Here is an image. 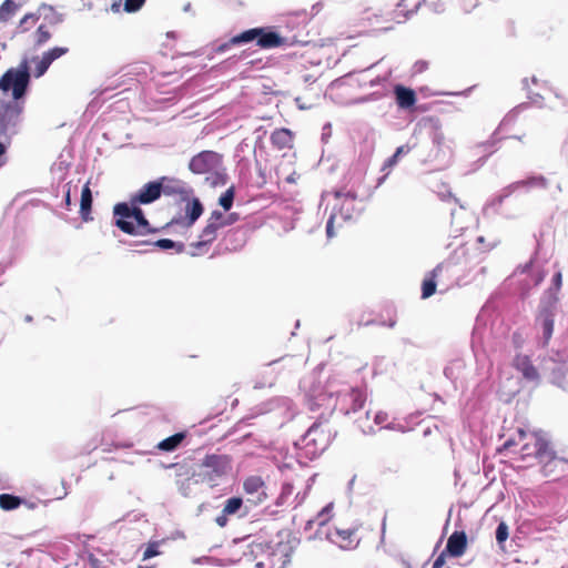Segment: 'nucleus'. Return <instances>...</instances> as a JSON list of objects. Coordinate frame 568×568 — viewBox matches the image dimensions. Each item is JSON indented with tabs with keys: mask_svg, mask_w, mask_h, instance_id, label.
<instances>
[{
	"mask_svg": "<svg viewBox=\"0 0 568 568\" xmlns=\"http://www.w3.org/2000/svg\"><path fill=\"white\" fill-rule=\"evenodd\" d=\"M305 399L310 410H322L318 418L329 420L336 409L345 416L351 415V409L344 406L345 402H352L354 412L361 410L366 402V395L363 390L347 387L336 377H331L324 384L314 383L306 392Z\"/></svg>",
	"mask_w": 568,
	"mask_h": 568,
	"instance_id": "1",
	"label": "nucleus"
},
{
	"mask_svg": "<svg viewBox=\"0 0 568 568\" xmlns=\"http://www.w3.org/2000/svg\"><path fill=\"white\" fill-rule=\"evenodd\" d=\"M372 154L373 148H365L361 151L357 163L349 172L347 185L334 191V196L336 199L344 197L345 200L351 201H368L373 195L374 190L385 182L388 173L379 176L374 185L365 182V175Z\"/></svg>",
	"mask_w": 568,
	"mask_h": 568,
	"instance_id": "2",
	"label": "nucleus"
},
{
	"mask_svg": "<svg viewBox=\"0 0 568 568\" xmlns=\"http://www.w3.org/2000/svg\"><path fill=\"white\" fill-rule=\"evenodd\" d=\"M141 205L135 204L132 199L116 203L113 206V225L131 236H146L165 231L166 229L151 225Z\"/></svg>",
	"mask_w": 568,
	"mask_h": 568,
	"instance_id": "3",
	"label": "nucleus"
},
{
	"mask_svg": "<svg viewBox=\"0 0 568 568\" xmlns=\"http://www.w3.org/2000/svg\"><path fill=\"white\" fill-rule=\"evenodd\" d=\"M328 420L317 418L307 430L294 442V447L302 450L307 459L317 458L322 455L335 439L337 432L331 429H323V424Z\"/></svg>",
	"mask_w": 568,
	"mask_h": 568,
	"instance_id": "4",
	"label": "nucleus"
},
{
	"mask_svg": "<svg viewBox=\"0 0 568 568\" xmlns=\"http://www.w3.org/2000/svg\"><path fill=\"white\" fill-rule=\"evenodd\" d=\"M255 41L256 45L261 49H273L282 47L286 43V39L283 38L270 28L260 27L245 30L236 36H233L227 42L217 47V52H224L234 45L242 43H248Z\"/></svg>",
	"mask_w": 568,
	"mask_h": 568,
	"instance_id": "5",
	"label": "nucleus"
},
{
	"mask_svg": "<svg viewBox=\"0 0 568 568\" xmlns=\"http://www.w3.org/2000/svg\"><path fill=\"white\" fill-rule=\"evenodd\" d=\"M559 305L539 301L534 320V328L540 333L539 345L547 347L554 334L555 317L558 313Z\"/></svg>",
	"mask_w": 568,
	"mask_h": 568,
	"instance_id": "6",
	"label": "nucleus"
},
{
	"mask_svg": "<svg viewBox=\"0 0 568 568\" xmlns=\"http://www.w3.org/2000/svg\"><path fill=\"white\" fill-rule=\"evenodd\" d=\"M199 467L206 470L199 473L195 484L200 481L214 483L231 471L232 458L225 454H206Z\"/></svg>",
	"mask_w": 568,
	"mask_h": 568,
	"instance_id": "7",
	"label": "nucleus"
},
{
	"mask_svg": "<svg viewBox=\"0 0 568 568\" xmlns=\"http://www.w3.org/2000/svg\"><path fill=\"white\" fill-rule=\"evenodd\" d=\"M30 73L27 60L20 62L17 69H9L0 79V89L4 92L12 90L16 100L22 98L29 84Z\"/></svg>",
	"mask_w": 568,
	"mask_h": 568,
	"instance_id": "8",
	"label": "nucleus"
},
{
	"mask_svg": "<svg viewBox=\"0 0 568 568\" xmlns=\"http://www.w3.org/2000/svg\"><path fill=\"white\" fill-rule=\"evenodd\" d=\"M252 229L248 225H241L229 230L217 244L221 252H237L244 247Z\"/></svg>",
	"mask_w": 568,
	"mask_h": 568,
	"instance_id": "9",
	"label": "nucleus"
},
{
	"mask_svg": "<svg viewBox=\"0 0 568 568\" xmlns=\"http://www.w3.org/2000/svg\"><path fill=\"white\" fill-rule=\"evenodd\" d=\"M222 156L214 151H201L189 162V170L194 174H204L216 170L221 164Z\"/></svg>",
	"mask_w": 568,
	"mask_h": 568,
	"instance_id": "10",
	"label": "nucleus"
},
{
	"mask_svg": "<svg viewBox=\"0 0 568 568\" xmlns=\"http://www.w3.org/2000/svg\"><path fill=\"white\" fill-rule=\"evenodd\" d=\"M185 202V215L173 217L169 223L163 225L162 229L168 230L170 226L175 224L183 225L184 227H191L200 219L204 211V206L200 199L190 196Z\"/></svg>",
	"mask_w": 568,
	"mask_h": 568,
	"instance_id": "11",
	"label": "nucleus"
},
{
	"mask_svg": "<svg viewBox=\"0 0 568 568\" xmlns=\"http://www.w3.org/2000/svg\"><path fill=\"white\" fill-rule=\"evenodd\" d=\"M542 369L548 373V379L552 385L568 390V363L554 358L545 359Z\"/></svg>",
	"mask_w": 568,
	"mask_h": 568,
	"instance_id": "12",
	"label": "nucleus"
},
{
	"mask_svg": "<svg viewBox=\"0 0 568 568\" xmlns=\"http://www.w3.org/2000/svg\"><path fill=\"white\" fill-rule=\"evenodd\" d=\"M494 145L495 144H469L467 146L465 158L469 161V173L476 172L486 163L488 158L497 151Z\"/></svg>",
	"mask_w": 568,
	"mask_h": 568,
	"instance_id": "13",
	"label": "nucleus"
},
{
	"mask_svg": "<svg viewBox=\"0 0 568 568\" xmlns=\"http://www.w3.org/2000/svg\"><path fill=\"white\" fill-rule=\"evenodd\" d=\"M164 180L159 178L145 183L131 199L134 200L135 204L149 205L154 203L163 194Z\"/></svg>",
	"mask_w": 568,
	"mask_h": 568,
	"instance_id": "14",
	"label": "nucleus"
},
{
	"mask_svg": "<svg viewBox=\"0 0 568 568\" xmlns=\"http://www.w3.org/2000/svg\"><path fill=\"white\" fill-rule=\"evenodd\" d=\"M513 366L526 382L536 385L540 383V374L528 355L517 354L513 359Z\"/></svg>",
	"mask_w": 568,
	"mask_h": 568,
	"instance_id": "15",
	"label": "nucleus"
},
{
	"mask_svg": "<svg viewBox=\"0 0 568 568\" xmlns=\"http://www.w3.org/2000/svg\"><path fill=\"white\" fill-rule=\"evenodd\" d=\"M253 152L256 158V175H252L247 184L256 187H261L266 183V179L270 174V169L266 163V161L262 160L263 153H264V144L258 143L254 144Z\"/></svg>",
	"mask_w": 568,
	"mask_h": 568,
	"instance_id": "16",
	"label": "nucleus"
},
{
	"mask_svg": "<svg viewBox=\"0 0 568 568\" xmlns=\"http://www.w3.org/2000/svg\"><path fill=\"white\" fill-rule=\"evenodd\" d=\"M160 179H165L163 182V194L165 195L178 194L181 196V201H186L194 193L193 189L182 180L169 176H161Z\"/></svg>",
	"mask_w": 568,
	"mask_h": 568,
	"instance_id": "17",
	"label": "nucleus"
},
{
	"mask_svg": "<svg viewBox=\"0 0 568 568\" xmlns=\"http://www.w3.org/2000/svg\"><path fill=\"white\" fill-rule=\"evenodd\" d=\"M452 156V150L448 144H430L426 162L435 169H442L448 165Z\"/></svg>",
	"mask_w": 568,
	"mask_h": 568,
	"instance_id": "18",
	"label": "nucleus"
},
{
	"mask_svg": "<svg viewBox=\"0 0 568 568\" xmlns=\"http://www.w3.org/2000/svg\"><path fill=\"white\" fill-rule=\"evenodd\" d=\"M467 548V535L464 530L454 531L447 540L446 547L443 550L445 554L453 558H458L464 555Z\"/></svg>",
	"mask_w": 568,
	"mask_h": 568,
	"instance_id": "19",
	"label": "nucleus"
},
{
	"mask_svg": "<svg viewBox=\"0 0 568 568\" xmlns=\"http://www.w3.org/2000/svg\"><path fill=\"white\" fill-rule=\"evenodd\" d=\"M510 184L515 192L524 191L527 193L532 189H540V190L548 189L549 181L546 176H544L541 174H530L526 179L513 182Z\"/></svg>",
	"mask_w": 568,
	"mask_h": 568,
	"instance_id": "20",
	"label": "nucleus"
},
{
	"mask_svg": "<svg viewBox=\"0 0 568 568\" xmlns=\"http://www.w3.org/2000/svg\"><path fill=\"white\" fill-rule=\"evenodd\" d=\"M69 52V49L67 47H54L47 52H44L41 57V59L38 60L34 75L37 78L42 77L51 63L59 59L60 57L64 55Z\"/></svg>",
	"mask_w": 568,
	"mask_h": 568,
	"instance_id": "21",
	"label": "nucleus"
},
{
	"mask_svg": "<svg viewBox=\"0 0 568 568\" xmlns=\"http://www.w3.org/2000/svg\"><path fill=\"white\" fill-rule=\"evenodd\" d=\"M562 287V273L560 270L554 273L549 286L541 293L539 301L558 304L560 302V291Z\"/></svg>",
	"mask_w": 568,
	"mask_h": 568,
	"instance_id": "22",
	"label": "nucleus"
},
{
	"mask_svg": "<svg viewBox=\"0 0 568 568\" xmlns=\"http://www.w3.org/2000/svg\"><path fill=\"white\" fill-rule=\"evenodd\" d=\"M220 219H223V212L219 210L212 211L207 224L200 234V239L209 241V244L213 243L216 239L217 230L221 229V224H219Z\"/></svg>",
	"mask_w": 568,
	"mask_h": 568,
	"instance_id": "23",
	"label": "nucleus"
},
{
	"mask_svg": "<svg viewBox=\"0 0 568 568\" xmlns=\"http://www.w3.org/2000/svg\"><path fill=\"white\" fill-rule=\"evenodd\" d=\"M134 244L138 245H152L161 251L174 250L175 253L181 254L185 252V244L183 242L173 241L171 239H159L156 241L143 240L136 241Z\"/></svg>",
	"mask_w": 568,
	"mask_h": 568,
	"instance_id": "24",
	"label": "nucleus"
},
{
	"mask_svg": "<svg viewBox=\"0 0 568 568\" xmlns=\"http://www.w3.org/2000/svg\"><path fill=\"white\" fill-rule=\"evenodd\" d=\"M165 468H173L175 470V477L176 479H192L195 481V479H199V473L196 470L195 465L190 464L187 462H181V463H173Z\"/></svg>",
	"mask_w": 568,
	"mask_h": 568,
	"instance_id": "25",
	"label": "nucleus"
},
{
	"mask_svg": "<svg viewBox=\"0 0 568 568\" xmlns=\"http://www.w3.org/2000/svg\"><path fill=\"white\" fill-rule=\"evenodd\" d=\"M396 103L402 109H409L416 103V93L413 89L396 85L394 89Z\"/></svg>",
	"mask_w": 568,
	"mask_h": 568,
	"instance_id": "26",
	"label": "nucleus"
},
{
	"mask_svg": "<svg viewBox=\"0 0 568 568\" xmlns=\"http://www.w3.org/2000/svg\"><path fill=\"white\" fill-rule=\"evenodd\" d=\"M534 455L540 463L551 462L556 458V452L550 448L549 442L540 436L536 437Z\"/></svg>",
	"mask_w": 568,
	"mask_h": 568,
	"instance_id": "27",
	"label": "nucleus"
},
{
	"mask_svg": "<svg viewBox=\"0 0 568 568\" xmlns=\"http://www.w3.org/2000/svg\"><path fill=\"white\" fill-rule=\"evenodd\" d=\"M442 271V264L436 265L429 275L422 283V298L426 300L433 296L436 292L437 283L436 276Z\"/></svg>",
	"mask_w": 568,
	"mask_h": 568,
	"instance_id": "28",
	"label": "nucleus"
},
{
	"mask_svg": "<svg viewBox=\"0 0 568 568\" xmlns=\"http://www.w3.org/2000/svg\"><path fill=\"white\" fill-rule=\"evenodd\" d=\"M20 113L21 109L18 105H9L6 111L0 114V129L7 131L9 126L14 128Z\"/></svg>",
	"mask_w": 568,
	"mask_h": 568,
	"instance_id": "29",
	"label": "nucleus"
},
{
	"mask_svg": "<svg viewBox=\"0 0 568 568\" xmlns=\"http://www.w3.org/2000/svg\"><path fill=\"white\" fill-rule=\"evenodd\" d=\"M186 433L185 432H179L175 433L163 440H161L156 447L162 452H174L176 450L182 442L185 439Z\"/></svg>",
	"mask_w": 568,
	"mask_h": 568,
	"instance_id": "30",
	"label": "nucleus"
},
{
	"mask_svg": "<svg viewBox=\"0 0 568 568\" xmlns=\"http://www.w3.org/2000/svg\"><path fill=\"white\" fill-rule=\"evenodd\" d=\"M465 368V363L460 358H456L450 361L445 367H444V376L449 379L452 383H456V381L459 378L462 372Z\"/></svg>",
	"mask_w": 568,
	"mask_h": 568,
	"instance_id": "31",
	"label": "nucleus"
},
{
	"mask_svg": "<svg viewBox=\"0 0 568 568\" xmlns=\"http://www.w3.org/2000/svg\"><path fill=\"white\" fill-rule=\"evenodd\" d=\"M412 148L409 144H400L396 151L394 152L393 155L388 156L383 165H382V171H386V173L389 174V171L395 166L397 165L399 159L406 154H408L410 152Z\"/></svg>",
	"mask_w": 568,
	"mask_h": 568,
	"instance_id": "32",
	"label": "nucleus"
},
{
	"mask_svg": "<svg viewBox=\"0 0 568 568\" xmlns=\"http://www.w3.org/2000/svg\"><path fill=\"white\" fill-rule=\"evenodd\" d=\"M308 539L310 540L326 539L333 544L337 542L336 538H334V531H332L331 528L327 526V519H322L318 521V526H316L315 532L311 534L308 536Z\"/></svg>",
	"mask_w": 568,
	"mask_h": 568,
	"instance_id": "33",
	"label": "nucleus"
},
{
	"mask_svg": "<svg viewBox=\"0 0 568 568\" xmlns=\"http://www.w3.org/2000/svg\"><path fill=\"white\" fill-rule=\"evenodd\" d=\"M515 191L513 190L511 184H508L504 189H501L499 194L494 195L490 200L487 201L484 210H494L497 209L504 203V201L509 197Z\"/></svg>",
	"mask_w": 568,
	"mask_h": 568,
	"instance_id": "34",
	"label": "nucleus"
},
{
	"mask_svg": "<svg viewBox=\"0 0 568 568\" xmlns=\"http://www.w3.org/2000/svg\"><path fill=\"white\" fill-rule=\"evenodd\" d=\"M26 503V499L12 495V494H0V508L7 511L14 510Z\"/></svg>",
	"mask_w": 568,
	"mask_h": 568,
	"instance_id": "35",
	"label": "nucleus"
},
{
	"mask_svg": "<svg viewBox=\"0 0 568 568\" xmlns=\"http://www.w3.org/2000/svg\"><path fill=\"white\" fill-rule=\"evenodd\" d=\"M262 488H266V486L260 476H250L243 481V489L247 495L253 496Z\"/></svg>",
	"mask_w": 568,
	"mask_h": 568,
	"instance_id": "36",
	"label": "nucleus"
},
{
	"mask_svg": "<svg viewBox=\"0 0 568 568\" xmlns=\"http://www.w3.org/2000/svg\"><path fill=\"white\" fill-rule=\"evenodd\" d=\"M276 382V374L273 371L265 369L256 378L254 383L255 389L272 387Z\"/></svg>",
	"mask_w": 568,
	"mask_h": 568,
	"instance_id": "37",
	"label": "nucleus"
},
{
	"mask_svg": "<svg viewBox=\"0 0 568 568\" xmlns=\"http://www.w3.org/2000/svg\"><path fill=\"white\" fill-rule=\"evenodd\" d=\"M354 529H335L334 538H336L338 545L343 549L351 548L352 546V536L354 535Z\"/></svg>",
	"mask_w": 568,
	"mask_h": 568,
	"instance_id": "38",
	"label": "nucleus"
},
{
	"mask_svg": "<svg viewBox=\"0 0 568 568\" xmlns=\"http://www.w3.org/2000/svg\"><path fill=\"white\" fill-rule=\"evenodd\" d=\"M19 4L12 0H4L0 6V21H8L11 19L19 9Z\"/></svg>",
	"mask_w": 568,
	"mask_h": 568,
	"instance_id": "39",
	"label": "nucleus"
},
{
	"mask_svg": "<svg viewBox=\"0 0 568 568\" xmlns=\"http://www.w3.org/2000/svg\"><path fill=\"white\" fill-rule=\"evenodd\" d=\"M235 199V187L234 185L230 186L226 191H224L219 197V205L227 212L232 209Z\"/></svg>",
	"mask_w": 568,
	"mask_h": 568,
	"instance_id": "40",
	"label": "nucleus"
},
{
	"mask_svg": "<svg viewBox=\"0 0 568 568\" xmlns=\"http://www.w3.org/2000/svg\"><path fill=\"white\" fill-rule=\"evenodd\" d=\"M244 501L242 497L233 496L225 500L223 510L225 514L235 515L237 511H240L243 508Z\"/></svg>",
	"mask_w": 568,
	"mask_h": 568,
	"instance_id": "41",
	"label": "nucleus"
},
{
	"mask_svg": "<svg viewBox=\"0 0 568 568\" xmlns=\"http://www.w3.org/2000/svg\"><path fill=\"white\" fill-rule=\"evenodd\" d=\"M536 239V248L534 251V254L532 256L529 258L528 262H526L525 264H519L515 271H514V275H517V274H526L528 272H530V270L532 268V265L535 263V260H536V256L538 255L539 253V248H540V242L539 240L535 236Z\"/></svg>",
	"mask_w": 568,
	"mask_h": 568,
	"instance_id": "42",
	"label": "nucleus"
},
{
	"mask_svg": "<svg viewBox=\"0 0 568 568\" xmlns=\"http://www.w3.org/2000/svg\"><path fill=\"white\" fill-rule=\"evenodd\" d=\"M209 241L200 239V241L193 242L189 245L190 250L187 251V254L193 257L200 256L209 250Z\"/></svg>",
	"mask_w": 568,
	"mask_h": 568,
	"instance_id": "43",
	"label": "nucleus"
},
{
	"mask_svg": "<svg viewBox=\"0 0 568 568\" xmlns=\"http://www.w3.org/2000/svg\"><path fill=\"white\" fill-rule=\"evenodd\" d=\"M73 145L67 144L59 155V165L62 168H70L73 160Z\"/></svg>",
	"mask_w": 568,
	"mask_h": 568,
	"instance_id": "44",
	"label": "nucleus"
},
{
	"mask_svg": "<svg viewBox=\"0 0 568 568\" xmlns=\"http://www.w3.org/2000/svg\"><path fill=\"white\" fill-rule=\"evenodd\" d=\"M286 537H287L286 542H284L283 539H281L280 541L276 542V546L272 549L273 552H282L286 557L290 556V552L293 551L295 545H291V535L290 534H286ZM293 541H294V544H296V539H293Z\"/></svg>",
	"mask_w": 568,
	"mask_h": 568,
	"instance_id": "45",
	"label": "nucleus"
},
{
	"mask_svg": "<svg viewBox=\"0 0 568 568\" xmlns=\"http://www.w3.org/2000/svg\"><path fill=\"white\" fill-rule=\"evenodd\" d=\"M508 536H509V529H508V526L505 521H500L497 527H496V531H495V537H496V541L497 544L503 547L504 542L508 539Z\"/></svg>",
	"mask_w": 568,
	"mask_h": 568,
	"instance_id": "46",
	"label": "nucleus"
},
{
	"mask_svg": "<svg viewBox=\"0 0 568 568\" xmlns=\"http://www.w3.org/2000/svg\"><path fill=\"white\" fill-rule=\"evenodd\" d=\"M237 561L239 560H232V559L226 560V559H220V558H214V557H209V556H203V557L194 559L195 564L214 562L216 566H220V567H225L227 565H235Z\"/></svg>",
	"mask_w": 568,
	"mask_h": 568,
	"instance_id": "47",
	"label": "nucleus"
},
{
	"mask_svg": "<svg viewBox=\"0 0 568 568\" xmlns=\"http://www.w3.org/2000/svg\"><path fill=\"white\" fill-rule=\"evenodd\" d=\"M293 489L294 487L292 484L284 483L282 485L281 494L275 500V506H283L286 503L287 498L293 494Z\"/></svg>",
	"mask_w": 568,
	"mask_h": 568,
	"instance_id": "48",
	"label": "nucleus"
},
{
	"mask_svg": "<svg viewBox=\"0 0 568 568\" xmlns=\"http://www.w3.org/2000/svg\"><path fill=\"white\" fill-rule=\"evenodd\" d=\"M291 140H292V133L290 130H286V129L276 130L271 135V142H274V143L290 142Z\"/></svg>",
	"mask_w": 568,
	"mask_h": 568,
	"instance_id": "49",
	"label": "nucleus"
},
{
	"mask_svg": "<svg viewBox=\"0 0 568 568\" xmlns=\"http://www.w3.org/2000/svg\"><path fill=\"white\" fill-rule=\"evenodd\" d=\"M51 38V33L45 26L40 24L36 31V44L42 45Z\"/></svg>",
	"mask_w": 568,
	"mask_h": 568,
	"instance_id": "50",
	"label": "nucleus"
},
{
	"mask_svg": "<svg viewBox=\"0 0 568 568\" xmlns=\"http://www.w3.org/2000/svg\"><path fill=\"white\" fill-rule=\"evenodd\" d=\"M176 486H178L179 493L182 496L189 497L191 495L192 479H176Z\"/></svg>",
	"mask_w": 568,
	"mask_h": 568,
	"instance_id": "51",
	"label": "nucleus"
},
{
	"mask_svg": "<svg viewBox=\"0 0 568 568\" xmlns=\"http://www.w3.org/2000/svg\"><path fill=\"white\" fill-rule=\"evenodd\" d=\"M91 211H92V203L80 202L79 213H80V216L83 222H89V221L93 220V217L91 216Z\"/></svg>",
	"mask_w": 568,
	"mask_h": 568,
	"instance_id": "52",
	"label": "nucleus"
},
{
	"mask_svg": "<svg viewBox=\"0 0 568 568\" xmlns=\"http://www.w3.org/2000/svg\"><path fill=\"white\" fill-rule=\"evenodd\" d=\"M267 412L266 408H262V407H255L254 408V413H252L251 415L246 416V417H243L242 419H240L235 425H234V430L236 429H240V427L242 425H246L247 422L263 413Z\"/></svg>",
	"mask_w": 568,
	"mask_h": 568,
	"instance_id": "53",
	"label": "nucleus"
},
{
	"mask_svg": "<svg viewBox=\"0 0 568 568\" xmlns=\"http://www.w3.org/2000/svg\"><path fill=\"white\" fill-rule=\"evenodd\" d=\"M144 3L145 0H125L124 11L129 13L136 12L143 7Z\"/></svg>",
	"mask_w": 568,
	"mask_h": 568,
	"instance_id": "54",
	"label": "nucleus"
},
{
	"mask_svg": "<svg viewBox=\"0 0 568 568\" xmlns=\"http://www.w3.org/2000/svg\"><path fill=\"white\" fill-rule=\"evenodd\" d=\"M240 220V214L236 212H232L227 214L226 216L223 214V219H220L219 224H221V227L232 225L236 223Z\"/></svg>",
	"mask_w": 568,
	"mask_h": 568,
	"instance_id": "55",
	"label": "nucleus"
},
{
	"mask_svg": "<svg viewBox=\"0 0 568 568\" xmlns=\"http://www.w3.org/2000/svg\"><path fill=\"white\" fill-rule=\"evenodd\" d=\"M292 406V402L285 397L283 398H274L270 400V410L280 408V407H286L290 408Z\"/></svg>",
	"mask_w": 568,
	"mask_h": 568,
	"instance_id": "56",
	"label": "nucleus"
},
{
	"mask_svg": "<svg viewBox=\"0 0 568 568\" xmlns=\"http://www.w3.org/2000/svg\"><path fill=\"white\" fill-rule=\"evenodd\" d=\"M160 554L159 550V544L158 542H151L146 547V549L143 552V560L150 559L152 557H155Z\"/></svg>",
	"mask_w": 568,
	"mask_h": 568,
	"instance_id": "57",
	"label": "nucleus"
},
{
	"mask_svg": "<svg viewBox=\"0 0 568 568\" xmlns=\"http://www.w3.org/2000/svg\"><path fill=\"white\" fill-rule=\"evenodd\" d=\"M255 494H256V497L247 498L246 503L257 506V505L262 504L267 498L266 488H262L258 493H255Z\"/></svg>",
	"mask_w": 568,
	"mask_h": 568,
	"instance_id": "58",
	"label": "nucleus"
},
{
	"mask_svg": "<svg viewBox=\"0 0 568 568\" xmlns=\"http://www.w3.org/2000/svg\"><path fill=\"white\" fill-rule=\"evenodd\" d=\"M80 202H90V203L93 202V196H92L89 181L82 187Z\"/></svg>",
	"mask_w": 568,
	"mask_h": 568,
	"instance_id": "59",
	"label": "nucleus"
},
{
	"mask_svg": "<svg viewBox=\"0 0 568 568\" xmlns=\"http://www.w3.org/2000/svg\"><path fill=\"white\" fill-rule=\"evenodd\" d=\"M332 510H333V503H329L325 507H323L321 511L317 513L316 518L318 520L327 519V521H328L331 518Z\"/></svg>",
	"mask_w": 568,
	"mask_h": 568,
	"instance_id": "60",
	"label": "nucleus"
},
{
	"mask_svg": "<svg viewBox=\"0 0 568 568\" xmlns=\"http://www.w3.org/2000/svg\"><path fill=\"white\" fill-rule=\"evenodd\" d=\"M353 206L347 205L345 202L341 206V213L345 220H351L353 217Z\"/></svg>",
	"mask_w": 568,
	"mask_h": 568,
	"instance_id": "61",
	"label": "nucleus"
},
{
	"mask_svg": "<svg viewBox=\"0 0 568 568\" xmlns=\"http://www.w3.org/2000/svg\"><path fill=\"white\" fill-rule=\"evenodd\" d=\"M8 145L9 144H0V169L2 166H4L8 162V156H7Z\"/></svg>",
	"mask_w": 568,
	"mask_h": 568,
	"instance_id": "62",
	"label": "nucleus"
},
{
	"mask_svg": "<svg viewBox=\"0 0 568 568\" xmlns=\"http://www.w3.org/2000/svg\"><path fill=\"white\" fill-rule=\"evenodd\" d=\"M227 516L229 514H225V511L222 509V513L215 518V523L220 527H225L227 525Z\"/></svg>",
	"mask_w": 568,
	"mask_h": 568,
	"instance_id": "63",
	"label": "nucleus"
},
{
	"mask_svg": "<svg viewBox=\"0 0 568 568\" xmlns=\"http://www.w3.org/2000/svg\"><path fill=\"white\" fill-rule=\"evenodd\" d=\"M446 556L448 555L442 551L440 555L435 559L433 568H443V566L445 565Z\"/></svg>",
	"mask_w": 568,
	"mask_h": 568,
	"instance_id": "64",
	"label": "nucleus"
}]
</instances>
